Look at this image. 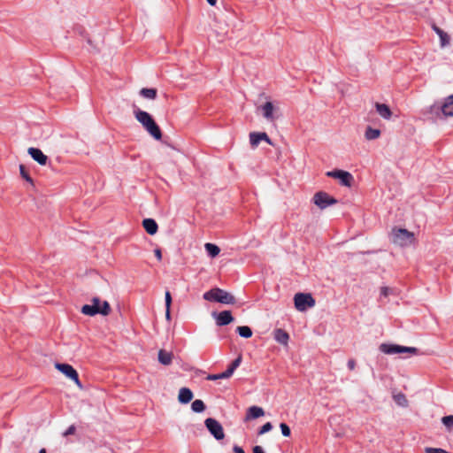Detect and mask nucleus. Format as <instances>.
I'll list each match as a JSON object with an SVG mask.
<instances>
[{"label": "nucleus", "mask_w": 453, "mask_h": 453, "mask_svg": "<svg viewBox=\"0 0 453 453\" xmlns=\"http://www.w3.org/2000/svg\"><path fill=\"white\" fill-rule=\"evenodd\" d=\"M295 307L299 311H305L308 307L315 305V300L311 294L297 293L294 297Z\"/></svg>", "instance_id": "423d86ee"}, {"label": "nucleus", "mask_w": 453, "mask_h": 453, "mask_svg": "<svg viewBox=\"0 0 453 453\" xmlns=\"http://www.w3.org/2000/svg\"><path fill=\"white\" fill-rule=\"evenodd\" d=\"M19 173L23 179H25L29 183L33 184V180L30 177L29 173H27L24 165H19Z\"/></svg>", "instance_id": "c756f323"}, {"label": "nucleus", "mask_w": 453, "mask_h": 453, "mask_svg": "<svg viewBox=\"0 0 453 453\" xmlns=\"http://www.w3.org/2000/svg\"><path fill=\"white\" fill-rule=\"evenodd\" d=\"M326 176L334 178L340 180V183L342 186L351 187L354 178L352 174L349 172L343 170H334L327 172Z\"/></svg>", "instance_id": "9d476101"}, {"label": "nucleus", "mask_w": 453, "mask_h": 453, "mask_svg": "<svg viewBox=\"0 0 453 453\" xmlns=\"http://www.w3.org/2000/svg\"><path fill=\"white\" fill-rule=\"evenodd\" d=\"M281 433L284 436L288 437L291 434L289 426L285 423H280V425Z\"/></svg>", "instance_id": "473e14b6"}, {"label": "nucleus", "mask_w": 453, "mask_h": 453, "mask_svg": "<svg viewBox=\"0 0 453 453\" xmlns=\"http://www.w3.org/2000/svg\"><path fill=\"white\" fill-rule=\"evenodd\" d=\"M441 422L448 429H450L453 426V415L443 417Z\"/></svg>", "instance_id": "7c9ffc66"}, {"label": "nucleus", "mask_w": 453, "mask_h": 453, "mask_svg": "<svg viewBox=\"0 0 453 453\" xmlns=\"http://www.w3.org/2000/svg\"><path fill=\"white\" fill-rule=\"evenodd\" d=\"M392 242L395 245L404 247L414 243L415 236L412 232L404 228H394L391 232Z\"/></svg>", "instance_id": "20e7f679"}, {"label": "nucleus", "mask_w": 453, "mask_h": 453, "mask_svg": "<svg viewBox=\"0 0 453 453\" xmlns=\"http://www.w3.org/2000/svg\"><path fill=\"white\" fill-rule=\"evenodd\" d=\"M253 453H265L261 446H255L253 448Z\"/></svg>", "instance_id": "a19ab883"}, {"label": "nucleus", "mask_w": 453, "mask_h": 453, "mask_svg": "<svg viewBox=\"0 0 453 453\" xmlns=\"http://www.w3.org/2000/svg\"><path fill=\"white\" fill-rule=\"evenodd\" d=\"M441 110L444 116L453 117V95L446 99L444 104L441 106Z\"/></svg>", "instance_id": "aec40b11"}, {"label": "nucleus", "mask_w": 453, "mask_h": 453, "mask_svg": "<svg viewBox=\"0 0 453 453\" xmlns=\"http://www.w3.org/2000/svg\"><path fill=\"white\" fill-rule=\"evenodd\" d=\"M203 298L206 301L218 302L225 304H234L236 301L233 295L219 288L205 292Z\"/></svg>", "instance_id": "7ed1b4c3"}, {"label": "nucleus", "mask_w": 453, "mask_h": 453, "mask_svg": "<svg viewBox=\"0 0 453 453\" xmlns=\"http://www.w3.org/2000/svg\"><path fill=\"white\" fill-rule=\"evenodd\" d=\"M165 318L168 321L171 320V311L168 308H165Z\"/></svg>", "instance_id": "37998d69"}, {"label": "nucleus", "mask_w": 453, "mask_h": 453, "mask_svg": "<svg viewBox=\"0 0 453 453\" xmlns=\"http://www.w3.org/2000/svg\"><path fill=\"white\" fill-rule=\"evenodd\" d=\"M140 95L144 98L153 100L157 97V91L156 88H143L140 90Z\"/></svg>", "instance_id": "5701e85b"}, {"label": "nucleus", "mask_w": 453, "mask_h": 453, "mask_svg": "<svg viewBox=\"0 0 453 453\" xmlns=\"http://www.w3.org/2000/svg\"><path fill=\"white\" fill-rule=\"evenodd\" d=\"M236 331L243 338H250L252 336V330L247 326H237Z\"/></svg>", "instance_id": "a878e982"}, {"label": "nucleus", "mask_w": 453, "mask_h": 453, "mask_svg": "<svg viewBox=\"0 0 453 453\" xmlns=\"http://www.w3.org/2000/svg\"><path fill=\"white\" fill-rule=\"evenodd\" d=\"M193 396V392L188 388H181L179 391L178 401L180 403H188Z\"/></svg>", "instance_id": "f3484780"}, {"label": "nucleus", "mask_w": 453, "mask_h": 453, "mask_svg": "<svg viewBox=\"0 0 453 453\" xmlns=\"http://www.w3.org/2000/svg\"><path fill=\"white\" fill-rule=\"evenodd\" d=\"M211 5L214 6L217 3V0H206Z\"/></svg>", "instance_id": "c03bdc74"}, {"label": "nucleus", "mask_w": 453, "mask_h": 453, "mask_svg": "<svg viewBox=\"0 0 453 453\" xmlns=\"http://www.w3.org/2000/svg\"><path fill=\"white\" fill-rule=\"evenodd\" d=\"M348 367L351 371L354 370L356 367V361L354 359H349L348 361Z\"/></svg>", "instance_id": "e433bc0d"}, {"label": "nucleus", "mask_w": 453, "mask_h": 453, "mask_svg": "<svg viewBox=\"0 0 453 453\" xmlns=\"http://www.w3.org/2000/svg\"><path fill=\"white\" fill-rule=\"evenodd\" d=\"M389 291H390V289H389L388 288H387V287H383V288H381V289H380V294H381L382 296H388V294H389Z\"/></svg>", "instance_id": "4c0bfd02"}, {"label": "nucleus", "mask_w": 453, "mask_h": 453, "mask_svg": "<svg viewBox=\"0 0 453 453\" xmlns=\"http://www.w3.org/2000/svg\"><path fill=\"white\" fill-rule=\"evenodd\" d=\"M260 141H265L267 143L272 144L271 139L265 133L252 132L250 134V142L253 148H256L259 144Z\"/></svg>", "instance_id": "ddd939ff"}, {"label": "nucleus", "mask_w": 453, "mask_h": 453, "mask_svg": "<svg viewBox=\"0 0 453 453\" xmlns=\"http://www.w3.org/2000/svg\"><path fill=\"white\" fill-rule=\"evenodd\" d=\"M273 337L277 342H279L284 346L288 345V342L289 340V334L285 330H283L281 328L275 329L273 331Z\"/></svg>", "instance_id": "dca6fc26"}, {"label": "nucleus", "mask_w": 453, "mask_h": 453, "mask_svg": "<svg viewBox=\"0 0 453 453\" xmlns=\"http://www.w3.org/2000/svg\"><path fill=\"white\" fill-rule=\"evenodd\" d=\"M313 202L319 209L323 210L330 205L335 204L337 200L327 193L319 191L314 195Z\"/></svg>", "instance_id": "1a4fd4ad"}, {"label": "nucleus", "mask_w": 453, "mask_h": 453, "mask_svg": "<svg viewBox=\"0 0 453 453\" xmlns=\"http://www.w3.org/2000/svg\"><path fill=\"white\" fill-rule=\"evenodd\" d=\"M273 428V426L270 422H266L265 425H263L261 426V428L259 429L258 431V434L261 435V434H264L269 431H271Z\"/></svg>", "instance_id": "2f4dec72"}, {"label": "nucleus", "mask_w": 453, "mask_h": 453, "mask_svg": "<svg viewBox=\"0 0 453 453\" xmlns=\"http://www.w3.org/2000/svg\"><path fill=\"white\" fill-rule=\"evenodd\" d=\"M261 109L263 111L264 118L268 121L272 122L279 118V115H277L279 108L275 107L272 102H266L261 106Z\"/></svg>", "instance_id": "9b49d317"}, {"label": "nucleus", "mask_w": 453, "mask_h": 453, "mask_svg": "<svg viewBox=\"0 0 453 453\" xmlns=\"http://www.w3.org/2000/svg\"><path fill=\"white\" fill-rule=\"evenodd\" d=\"M134 114L136 120L154 139L160 140L162 138V132L150 114L140 109H135Z\"/></svg>", "instance_id": "f257e3e1"}, {"label": "nucleus", "mask_w": 453, "mask_h": 453, "mask_svg": "<svg viewBox=\"0 0 453 453\" xmlns=\"http://www.w3.org/2000/svg\"><path fill=\"white\" fill-rule=\"evenodd\" d=\"M265 415V411L263 408L258 406H251L247 410L246 416L244 420L249 421L250 419H255L260 418Z\"/></svg>", "instance_id": "2eb2a0df"}, {"label": "nucleus", "mask_w": 453, "mask_h": 453, "mask_svg": "<svg viewBox=\"0 0 453 453\" xmlns=\"http://www.w3.org/2000/svg\"><path fill=\"white\" fill-rule=\"evenodd\" d=\"M92 304H85L81 307V312L84 315L95 316L96 314H102L107 316L110 314L111 309L107 301H101L98 297H94L91 300Z\"/></svg>", "instance_id": "f03ea898"}, {"label": "nucleus", "mask_w": 453, "mask_h": 453, "mask_svg": "<svg viewBox=\"0 0 453 453\" xmlns=\"http://www.w3.org/2000/svg\"><path fill=\"white\" fill-rule=\"evenodd\" d=\"M173 360V354L164 349L158 351V361L165 365H169Z\"/></svg>", "instance_id": "412c9836"}, {"label": "nucleus", "mask_w": 453, "mask_h": 453, "mask_svg": "<svg viewBox=\"0 0 453 453\" xmlns=\"http://www.w3.org/2000/svg\"><path fill=\"white\" fill-rule=\"evenodd\" d=\"M154 254H155V257H157V259L158 261H161L162 260V252H161V250L159 248H157L155 250H154Z\"/></svg>", "instance_id": "c9c22d12"}, {"label": "nucleus", "mask_w": 453, "mask_h": 453, "mask_svg": "<svg viewBox=\"0 0 453 453\" xmlns=\"http://www.w3.org/2000/svg\"><path fill=\"white\" fill-rule=\"evenodd\" d=\"M380 135V131L379 129H375L371 127H367L365 133V139L369 140V141L375 140V139L379 138Z\"/></svg>", "instance_id": "b1692460"}, {"label": "nucleus", "mask_w": 453, "mask_h": 453, "mask_svg": "<svg viewBox=\"0 0 453 453\" xmlns=\"http://www.w3.org/2000/svg\"><path fill=\"white\" fill-rule=\"evenodd\" d=\"M76 431L75 426L72 425L70 426L67 430L64 433V436H68L70 434H73Z\"/></svg>", "instance_id": "f704fd0d"}, {"label": "nucleus", "mask_w": 453, "mask_h": 453, "mask_svg": "<svg viewBox=\"0 0 453 453\" xmlns=\"http://www.w3.org/2000/svg\"><path fill=\"white\" fill-rule=\"evenodd\" d=\"M379 349L387 355H395V354H411L417 355L418 353V349L415 347H405L394 343H381L379 346Z\"/></svg>", "instance_id": "39448f33"}, {"label": "nucleus", "mask_w": 453, "mask_h": 453, "mask_svg": "<svg viewBox=\"0 0 453 453\" xmlns=\"http://www.w3.org/2000/svg\"><path fill=\"white\" fill-rule=\"evenodd\" d=\"M191 409L195 412H203L205 410V404L202 400L196 399L192 403Z\"/></svg>", "instance_id": "bb28decb"}, {"label": "nucleus", "mask_w": 453, "mask_h": 453, "mask_svg": "<svg viewBox=\"0 0 453 453\" xmlns=\"http://www.w3.org/2000/svg\"><path fill=\"white\" fill-rule=\"evenodd\" d=\"M434 29L440 37L441 46L445 47V46L449 45V40H450L449 35L437 27H434Z\"/></svg>", "instance_id": "4be33fe9"}, {"label": "nucleus", "mask_w": 453, "mask_h": 453, "mask_svg": "<svg viewBox=\"0 0 453 453\" xmlns=\"http://www.w3.org/2000/svg\"><path fill=\"white\" fill-rule=\"evenodd\" d=\"M375 108L380 116L385 119H389L392 116V111L390 108L385 104L380 103L375 104Z\"/></svg>", "instance_id": "6ab92c4d"}, {"label": "nucleus", "mask_w": 453, "mask_h": 453, "mask_svg": "<svg viewBox=\"0 0 453 453\" xmlns=\"http://www.w3.org/2000/svg\"><path fill=\"white\" fill-rule=\"evenodd\" d=\"M165 308L171 309L172 296H171V294L169 291L165 292Z\"/></svg>", "instance_id": "72a5a7b5"}, {"label": "nucleus", "mask_w": 453, "mask_h": 453, "mask_svg": "<svg viewBox=\"0 0 453 453\" xmlns=\"http://www.w3.org/2000/svg\"><path fill=\"white\" fill-rule=\"evenodd\" d=\"M204 425L211 434L218 441L224 439L225 433L221 424L212 418L204 420Z\"/></svg>", "instance_id": "0eeeda50"}, {"label": "nucleus", "mask_w": 453, "mask_h": 453, "mask_svg": "<svg viewBox=\"0 0 453 453\" xmlns=\"http://www.w3.org/2000/svg\"><path fill=\"white\" fill-rule=\"evenodd\" d=\"M204 248L211 257H217L220 252V249L213 243L207 242L204 244Z\"/></svg>", "instance_id": "393cba45"}, {"label": "nucleus", "mask_w": 453, "mask_h": 453, "mask_svg": "<svg viewBox=\"0 0 453 453\" xmlns=\"http://www.w3.org/2000/svg\"><path fill=\"white\" fill-rule=\"evenodd\" d=\"M142 226L144 227L145 231L150 235H154L158 229L157 224L153 219H143Z\"/></svg>", "instance_id": "a211bd4d"}, {"label": "nucleus", "mask_w": 453, "mask_h": 453, "mask_svg": "<svg viewBox=\"0 0 453 453\" xmlns=\"http://www.w3.org/2000/svg\"><path fill=\"white\" fill-rule=\"evenodd\" d=\"M56 369H58L59 372H61L63 374H65L67 378L73 380L74 383L80 388H82V385L79 379V374L77 371L70 365L68 364H60L56 363L55 364Z\"/></svg>", "instance_id": "6e6552de"}, {"label": "nucleus", "mask_w": 453, "mask_h": 453, "mask_svg": "<svg viewBox=\"0 0 453 453\" xmlns=\"http://www.w3.org/2000/svg\"><path fill=\"white\" fill-rule=\"evenodd\" d=\"M233 450L234 453H245L244 450L237 445L234 446Z\"/></svg>", "instance_id": "79ce46f5"}, {"label": "nucleus", "mask_w": 453, "mask_h": 453, "mask_svg": "<svg viewBox=\"0 0 453 453\" xmlns=\"http://www.w3.org/2000/svg\"><path fill=\"white\" fill-rule=\"evenodd\" d=\"M27 153L39 165H45L47 164L48 157L46 155H44L43 152L40 149L30 147L27 150Z\"/></svg>", "instance_id": "f8f14e48"}, {"label": "nucleus", "mask_w": 453, "mask_h": 453, "mask_svg": "<svg viewBox=\"0 0 453 453\" xmlns=\"http://www.w3.org/2000/svg\"><path fill=\"white\" fill-rule=\"evenodd\" d=\"M39 453H46V449H42Z\"/></svg>", "instance_id": "a18cd8bd"}, {"label": "nucleus", "mask_w": 453, "mask_h": 453, "mask_svg": "<svg viewBox=\"0 0 453 453\" xmlns=\"http://www.w3.org/2000/svg\"><path fill=\"white\" fill-rule=\"evenodd\" d=\"M394 400L398 405H400L402 407H406L408 405V400H407L405 395L403 393H398L396 395H394Z\"/></svg>", "instance_id": "cd10ccee"}, {"label": "nucleus", "mask_w": 453, "mask_h": 453, "mask_svg": "<svg viewBox=\"0 0 453 453\" xmlns=\"http://www.w3.org/2000/svg\"><path fill=\"white\" fill-rule=\"evenodd\" d=\"M207 380H219V373L218 374H210L207 376Z\"/></svg>", "instance_id": "58836bf2"}, {"label": "nucleus", "mask_w": 453, "mask_h": 453, "mask_svg": "<svg viewBox=\"0 0 453 453\" xmlns=\"http://www.w3.org/2000/svg\"><path fill=\"white\" fill-rule=\"evenodd\" d=\"M242 362V357L239 356L237 358H235L228 366V368L226 370L231 376L234 373V370L240 365Z\"/></svg>", "instance_id": "c85d7f7f"}, {"label": "nucleus", "mask_w": 453, "mask_h": 453, "mask_svg": "<svg viewBox=\"0 0 453 453\" xmlns=\"http://www.w3.org/2000/svg\"><path fill=\"white\" fill-rule=\"evenodd\" d=\"M234 321V317L229 311H223L216 317V324L219 326H226Z\"/></svg>", "instance_id": "4468645a"}, {"label": "nucleus", "mask_w": 453, "mask_h": 453, "mask_svg": "<svg viewBox=\"0 0 453 453\" xmlns=\"http://www.w3.org/2000/svg\"><path fill=\"white\" fill-rule=\"evenodd\" d=\"M219 379H227V378L231 377V375L226 371H225L221 373H219Z\"/></svg>", "instance_id": "ea45409f"}]
</instances>
